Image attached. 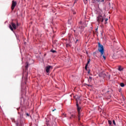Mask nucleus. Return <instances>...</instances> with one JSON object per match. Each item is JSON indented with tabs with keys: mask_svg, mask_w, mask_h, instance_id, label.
<instances>
[{
	"mask_svg": "<svg viewBox=\"0 0 126 126\" xmlns=\"http://www.w3.org/2000/svg\"><path fill=\"white\" fill-rule=\"evenodd\" d=\"M118 70L119 71H123V70H124V68H122V67L121 66H120L119 67H118Z\"/></svg>",
	"mask_w": 126,
	"mask_h": 126,
	"instance_id": "16",
	"label": "nucleus"
},
{
	"mask_svg": "<svg viewBox=\"0 0 126 126\" xmlns=\"http://www.w3.org/2000/svg\"><path fill=\"white\" fill-rule=\"evenodd\" d=\"M47 55V54H44V57H45V56H46Z\"/></svg>",
	"mask_w": 126,
	"mask_h": 126,
	"instance_id": "43",
	"label": "nucleus"
},
{
	"mask_svg": "<svg viewBox=\"0 0 126 126\" xmlns=\"http://www.w3.org/2000/svg\"><path fill=\"white\" fill-rule=\"evenodd\" d=\"M85 70L87 71L88 70V66L85 65Z\"/></svg>",
	"mask_w": 126,
	"mask_h": 126,
	"instance_id": "24",
	"label": "nucleus"
},
{
	"mask_svg": "<svg viewBox=\"0 0 126 126\" xmlns=\"http://www.w3.org/2000/svg\"><path fill=\"white\" fill-rule=\"evenodd\" d=\"M26 116H27L28 117H29V113H26Z\"/></svg>",
	"mask_w": 126,
	"mask_h": 126,
	"instance_id": "38",
	"label": "nucleus"
},
{
	"mask_svg": "<svg viewBox=\"0 0 126 126\" xmlns=\"http://www.w3.org/2000/svg\"><path fill=\"white\" fill-rule=\"evenodd\" d=\"M90 62H91V59H89L88 60V62H87V63L86 65H87V66H88V64H89V63H90Z\"/></svg>",
	"mask_w": 126,
	"mask_h": 126,
	"instance_id": "15",
	"label": "nucleus"
},
{
	"mask_svg": "<svg viewBox=\"0 0 126 126\" xmlns=\"http://www.w3.org/2000/svg\"><path fill=\"white\" fill-rule=\"evenodd\" d=\"M108 123L109 125H110V126H112V121L108 120Z\"/></svg>",
	"mask_w": 126,
	"mask_h": 126,
	"instance_id": "23",
	"label": "nucleus"
},
{
	"mask_svg": "<svg viewBox=\"0 0 126 126\" xmlns=\"http://www.w3.org/2000/svg\"><path fill=\"white\" fill-rule=\"evenodd\" d=\"M97 21L98 22H104V17L101 15H98L96 18Z\"/></svg>",
	"mask_w": 126,
	"mask_h": 126,
	"instance_id": "6",
	"label": "nucleus"
},
{
	"mask_svg": "<svg viewBox=\"0 0 126 126\" xmlns=\"http://www.w3.org/2000/svg\"><path fill=\"white\" fill-rule=\"evenodd\" d=\"M11 120L12 122V123H14V124H15L16 123V121H15V119L14 118H11Z\"/></svg>",
	"mask_w": 126,
	"mask_h": 126,
	"instance_id": "18",
	"label": "nucleus"
},
{
	"mask_svg": "<svg viewBox=\"0 0 126 126\" xmlns=\"http://www.w3.org/2000/svg\"><path fill=\"white\" fill-rule=\"evenodd\" d=\"M87 55H88V51H86Z\"/></svg>",
	"mask_w": 126,
	"mask_h": 126,
	"instance_id": "46",
	"label": "nucleus"
},
{
	"mask_svg": "<svg viewBox=\"0 0 126 126\" xmlns=\"http://www.w3.org/2000/svg\"><path fill=\"white\" fill-rule=\"evenodd\" d=\"M76 98V102H77V101L80 100V98H81V96L80 95H75Z\"/></svg>",
	"mask_w": 126,
	"mask_h": 126,
	"instance_id": "10",
	"label": "nucleus"
},
{
	"mask_svg": "<svg viewBox=\"0 0 126 126\" xmlns=\"http://www.w3.org/2000/svg\"><path fill=\"white\" fill-rule=\"evenodd\" d=\"M71 46H72V45L71 44V40H70V39H69L68 43H67L66 44V47H71Z\"/></svg>",
	"mask_w": 126,
	"mask_h": 126,
	"instance_id": "8",
	"label": "nucleus"
},
{
	"mask_svg": "<svg viewBox=\"0 0 126 126\" xmlns=\"http://www.w3.org/2000/svg\"><path fill=\"white\" fill-rule=\"evenodd\" d=\"M73 32H74V33H75V32H76L75 30H73Z\"/></svg>",
	"mask_w": 126,
	"mask_h": 126,
	"instance_id": "45",
	"label": "nucleus"
},
{
	"mask_svg": "<svg viewBox=\"0 0 126 126\" xmlns=\"http://www.w3.org/2000/svg\"><path fill=\"white\" fill-rule=\"evenodd\" d=\"M119 91L120 93L122 92V89H120Z\"/></svg>",
	"mask_w": 126,
	"mask_h": 126,
	"instance_id": "39",
	"label": "nucleus"
},
{
	"mask_svg": "<svg viewBox=\"0 0 126 126\" xmlns=\"http://www.w3.org/2000/svg\"><path fill=\"white\" fill-rule=\"evenodd\" d=\"M85 86L87 85L89 87H92V86L91 85L87 84H84Z\"/></svg>",
	"mask_w": 126,
	"mask_h": 126,
	"instance_id": "28",
	"label": "nucleus"
},
{
	"mask_svg": "<svg viewBox=\"0 0 126 126\" xmlns=\"http://www.w3.org/2000/svg\"><path fill=\"white\" fill-rule=\"evenodd\" d=\"M28 73H27V75L25 76L24 79H23L22 80L21 84V93H22V97L21 98H23V94H25V92H26V89L27 88L26 87V85L27 83V79H28Z\"/></svg>",
	"mask_w": 126,
	"mask_h": 126,
	"instance_id": "2",
	"label": "nucleus"
},
{
	"mask_svg": "<svg viewBox=\"0 0 126 126\" xmlns=\"http://www.w3.org/2000/svg\"><path fill=\"white\" fill-rule=\"evenodd\" d=\"M120 86H121V87H125V83H120Z\"/></svg>",
	"mask_w": 126,
	"mask_h": 126,
	"instance_id": "19",
	"label": "nucleus"
},
{
	"mask_svg": "<svg viewBox=\"0 0 126 126\" xmlns=\"http://www.w3.org/2000/svg\"><path fill=\"white\" fill-rule=\"evenodd\" d=\"M73 40L74 41V40H75V44H76V43H77V42L78 41V39H77V36H75V38H73Z\"/></svg>",
	"mask_w": 126,
	"mask_h": 126,
	"instance_id": "14",
	"label": "nucleus"
},
{
	"mask_svg": "<svg viewBox=\"0 0 126 126\" xmlns=\"http://www.w3.org/2000/svg\"><path fill=\"white\" fill-rule=\"evenodd\" d=\"M104 71H101L98 73V76L99 77H102L103 74H104Z\"/></svg>",
	"mask_w": 126,
	"mask_h": 126,
	"instance_id": "11",
	"label": "nucleus"
},
{
	"mask_svg": "<svg viewBox=\"0 0 126 126\" xmlns=\"http://www.w3.org/2000/svg\"><path fill=\"white\" fill-rule=\"evenodd\" d=\"M68 24H69V25H71V22H70V20H68Z\"/></svg>",
	"mask_w": 126,
	"mask_h": 126,
	"instance_id": "27",
	"label": "nucleus"
},
{
	"mask_svg": "<svg viewBox=\"0 0 126 126\" xmlns=\"http://www.w3.org/2000/svg\"><path fill=\"white\" fill-rule=\"evenodd\" d=\"M16 126H19V124L18 123V122H17V123H16Z\"/></svg>",
	"mask_w": 126,
	"mask_h": 126,
	"instance_id": "35",
	"label": "nucleus"
},
{
	"mask_svg": "<svg viewBox=\"0 0 126 126\" xmlns=\"http://www.w3.org/2000/svg\"><path fill=\"white\" fill-rule=\"evenodd\" d=\"M112 58H113V59H115V58H114V56H112Z\"/></svg>",
	"mask_w": 126,
	"mask_h": 126,
	"instance_id": "50",
	"label": "nucleus"
},
{
	"mask_svg": "<svg viewBox=\"0 0 126 126\" xmlns=\"http://www.w3.org/2000/svg\"><path fill=\"white\" fill-rule=\"evenodd\" d=\"M46 126H50V123H49V121H46Z\"/></svg>",
	"mask_w": 126,
	"mask_h": 126,
	"instance_id": "25",
	"label": "nucleus"
},
{
	"mask_svg": "<svg viewBox=\"0 0 126 126\" xmlns=\"http://www.w3.org/2000/svg\"><path fill=\"white\" fill-rule=\"evenodd\" d=\"M23 77H24V75L23 76L22 78H23Z\"/></svg>",
	"mask_w": 126,
	"mask_h": 126,
	"instance_id": "52",
	"label": "nucleus"
},
{
	"mask_svg": "<svg viewBox=\"0 0 126 126\" xmlns=\"http://www.w3.org/2000/svg\"><path fill=\"white\" fill-rule=\"evenodd\" d=\"M95 32H98V27L96 29H95Z\"/></svg>",
	"mask_w": 126,
	"mask_h": 126,
	"instance_id": "36",
	"label": "nucleus"
},
{
	"mask_svg": "<svg viewBox=\"0 0 126 126\" xmlns=\"http://www.w3.org/2000/svg\"><path fill=\"white\" fill-rule=\"evenodd\" d=\"M121 96H122V99H123V101H125V96H124V95L121 94Z\"/></svg>",
	"mask_w": 126,
	"mask_h": 126,
	"instance_id": "30",
	"label": "nucleus"
},
{
	"mask_svg": "<svg viewBox=\"0 0 126 126\" xmlns=\"http://www.w3.org/2000/svg\"><path fill=\"white\" fill-rule=\"evenodd\" d=\"M75 2H76V0H75L74 3H75Z\"/></svg>",
	"mask_w": 126,
	"mask_h": 126,
	"instance_id": "48",
	"label": "nucleus"
},
{
	"mask_svg": "<svg viewBox=\"0 0 126 126\" xmlns=\"http://www.w3.org/2000/svg\"><path fill=\"white\" fill-rule=\"evenodd\" d=\"M90 75H92H92H93L92 74H90Z\"/></svg>",
	"mask_w": 126,
	"mask_h": 126,
	"instance_id": "51",
	"label": "nucleus"
},
{
	"mask_svg": "<svg viewBox=\"0 0 126 126\" xmlns=\"http://www.w3.org/2000/svg\"><path fill=\"white\" fill-rule=\"evenodd\" d=\"M9 28H10V30H11V31L13 32L14 34H15V35L16 36V38L17 41H19V42H20V39H19V35L16 34V33H15V32H14V31L13 30V28L12 27V26L11 25H9Z\"/></svg>",
	"mask_w": 126,
	"mask_h": 126,
	"instance_id": "3",
	"label": "nucleus"
},
{
	"mask_svg": "<svg viewBox=\"0 0 126 126\" xmlns=\"http://www.w3.org/2000/svg\"><path fill=\"white\" fill-rule=\"evenodd\" d=\"M50 52H51V53H53V54L57 53V51L54 50V49H51Z\"/></svg>",
	"mask_w": 126,
	"mask_h": 126,
	"instance_id": "20",
	"label": "nucleus"
},
{
	"mask_svg": "<svg viewBox=\"0 0 126 126\" xmlns=\"http://www.w3.org/2000/svg\"><path fill=\"white\" fill-rule=\"evenodd\" d=\"M105 77L108 78V79H110L111 78V74L109 73V72H107V74L106 75Z\"/></svg>",
	"mask_w": 126,
	"mask_h": 126,
	"instance_id": "12",
	"label": "nucleus"
},
{
	"mask_svg": "<svg viewBox=\"0 0 126 126\" xmlns=\"http://www.w3.org/2000/svg\"><path fill=\"white\" fill-rule=\"evenodd\" d=\"M51 69H53V66L52 65H48L45 67V71L47 73H48L47 75H49Z\"/></svg>",
	"mask_w": 126,
	"mask_h": 126,
	"instance_id": "5",
	"label": "nucleus"
},
{
	"mask_svg": "<svg viewBox=\"0 0 126 126\" xmlns=\"http://www.w3.org/2000/svg\"><path fill=\"white\" fill-rule=\"evenodd\" d=\"M56 108H55L54 109H53V110H52V112H55V111H56Z\"/></svg>",
	"mask_w": 126,
	"mask_h": 126,
	"instance_id": "41",
	"label": "nucleus"
},
{
	"mask_svg": "<svg viewBox=\"0 0 126 126\" xmlns=\"http://www.w3.org/2000/svg\"><path fill=\"white\" fill-rule=\"evenodd\" d=\"M63 34H65V32H64Z\"/></svg>",
	"mask_w": 126,
	"mask_h": 126,
	"instance_id": "53",
	"label": "nucleus"
},
{
	"mask_svg": "<svg viewBox=\"0 0 126 126\" xmlns=\"http://www.w3.org/2000/svg\"><path fill=\"white\" fill-rule=\"evenodd\" d=\"M17 111L19 110V108H17Z\"/></svg>",
	"mask_w": 126,
	"mask_h": 126,
	"instance_id": "49",
	"label": "nucleus"
},
{
	"mask_svg": "<svg viewBox=\"0 0 126 126\" xmlns=\"http://www.w3.org/2000/svg\"><path fill=\"white\" fill-rule=\"evenodd\" d=\"M29 66V63H28V62H26V63L25 68H26V69H27V68H28Z\"/></svg>",
	"mask_w": 126,
	"mask_h": 126,
	"instance_id": "17",
	"label": "nucleus"
},
{
	"mask_svg": "<svg viewBox=\"0 0 126 126\" xmlns=\"http://www.w3.org/2000/svg\"><path fill=\"white\" fill-rule=\"evenodd\" d=\"M108 23V22H105L104 24H107Z\"/></svg>",
	"mask_w": 126,
	"mask_h": 126,
	"instance_id": "42",
	"label": "nucleus"
},
{
	"mask_svg": "<svg viewBox=\"0 0 126 126\" xmlns=\"http://www.w3.org/2000/svg\"><path fill=\"white\" fill-rule=\"evenodd\" d=\"M76 106L77 107V111L78 112V115L80 114H81V109H82V107L80 106H79V104H78V101H76Z\"/></svg>",
	"mask_w": 126,
	"mask_h": 126,
	"instance_id": "4",
	"label": "nucleus"
},
{
	"mask_svg": "<svg viewBox=\"0 0 126 126\" xmlns=\"http://www.w3.org/2000/svg\"><path fill=\"white\" fill-rule=\"evenodd\" d=\"M108 22V18H105V22Z\"/></svg>",
	"mask_w": 126,
	"mask_h": 126,
	"instance_id": "34",
	"label": "nucleus"
},
{
	"mask_svg": "<svg viewBox=\"0 0 126 126\" xmlns=\"http://www.w3.org/2000/svg\"><path fill=\"white\" fill-rule=\"evenodd\" d=\"M104 0H94L95 2H104Z\"/></svg>",
	"mask_w": 126,
	"mask_h": 126,
	"instance_id": "13",
	"label": "nucleus"
},
{
	"mask_svg": "<svg viewBox=\"0 0 126 126\" xmlns=\"http://www.w3.org/2000/svg\"><path fill=\"white\" fill-rule=\"evenodd\" d=\"M100 53V57H102L103 60L106 61V54H105V49L104 48V45H102L101 43H98V50L93 53L94 56H95L96 54Z\"/></svg>",
	"mask_w": 126,
	"mask_h": 126,
	"instance_id": "1",
	"label": "nucleus"
},
{
	"mask_svg": "<svg viewBox=\"0 0 126 126\" xmlns=\"http://www.w3.org/2000/svg\"><path fill=\"white\" fill-rule=\"evenodd\" d=\"M15 6H16V1L13 0L12 2V5H11L12 10H13V9L15 8Z\"/></svg>",
	"mask_w": 126,
	"mask_h": 126,
	"instance_id": "7",
	"label": "nucleus"
},
{
	"mask_svg": "<svg viewBox=\"0 0 126 126\" xmlns=\"http://www.w3.org/2000/svg\"><path fill=\"white\" fill-rule=\"evenodd\" d=\"M13 29H16V24L13 22L11 23Z\"/></svg>",
	"mask_w": 126,
	"mask_h": 126,
	"instance_id": "9",
	"label": "nucleus"
},
{
	"mask_svg": "<svg viewBox=\"0 0 126 126\" xmlns=\"http://www.w3.org/2000/svg\"><path fill=\"white\" fill-rule=\"evenodd\" d=\"M89 79V80L90 79V80H91V81H92V77L90 76Z\"/></svg>",
	"mask_w": 126,
	"mask_h": 126,
	"instance_id": "33",
	"label": "nucleus"
},
{
	"mask_svg": "<svg viewBox=\"0 0 126 126\" xmlns=\"http://www.w3.org/2000/svg\"><path fill=\"white\" fill-rule=\"evenodd\" d=\"M112 123H113V125H114V126H117V124H116V121H115L114 120H113L112 121Z\"/></svg>",
	"mask_w": 126,
	"mask_h": 126,
	"instance_id": "26",
	"label": "nucleus"
},
{
	"mask_svg": "<svg viewBox=\"0 0 126 126\" xmlns=\"http://www.w3.org/2000/svg\"><path fill=\"white\" fill-rule=\"evenodd\" d=\"M26 44H27L26 42H24V44L26 45Z\"/></svg>",
	"mask_w": 126,
	"mask_h": 126,
	"instance_id": "47",
	"label": "nucleus"
},
{
	"mask_svg": "<svg viewBox=\"0 0 126 126\" xmlns=\"http://www.w3.org/2000/svg\"><path fill=\"white\" fill-rule=\"evenodd\" d=\"M81 116V114H78V121H80V117Z\"/></svg>",
	"mask_w": 126,
	"mask_h": 126,
	"instance_id": "22",
	"label": "nucleus"
},
{
	"mask_svg": "<svg viewBox=\"0 0 126 126\" xmlns=\"http://www.w3.org/2000/svg\"><path fill=\"white\" fill-rule=\"evenodd\" d=\"M85 4H87V2H88V0H83Z\"/></svg>",
	"mask_w": 126,
	"mask_h": 126,
	"instance_id": "21",
	"label": "nucleus"
},
{
	"mask_svg": "<svg viewBox=\"0 0 126 126\" xmlns=\"http://www.w3.org/2000/svg\"><path fill=\"white\" fill-rule=\"evenodd\" d=\"M72 117L73 118H75V117H76V116L75 115H72Z\"/></svg>",
	"mask_w": 126,
	"mask_h": 126,
	"instance_id": "40",
	"label": "nucleus"
},
{
	"mask_svg": "<svg viewBox=\"0 0 126 126\" xmlns=\"http://www.w3.org/2000/svg\"><path fill=\"white\" fill-rule=\"evenodd\" d=\"M88 74H89L90 73V68H89V70L88 71Z\"/></svg>",
	"mask_w": 126,
	"mask_h": 126,
	"instance_id": "31",
	"label": "nucleus"
},
{
	"mask_svg": "<svg viewBox=\"0 0 126 126\" xmlns=\"http://www.w3.org/2000/svg\"><path fill=\"white\" fill-rule=\"evenodd\" d=\"M106 74L104 72V73H103V76L102 77H103V78H105L106 77Z\"/></svg>",
	"mask_w": 126,
	"mask_h": 126,
	"instance_id": "29",
	"label": "nucleus"
},
{
	"mask_svg": "<svg viewBox=\"0 0 126 126\" xmlns=\"http://www.w3.org/2000/svg\"><path fill=\"white\" fill-rule=\"evenodd\" d=\"M88 81L89 83H90V82H91L92 81L91 80H89V79H88Z\"/></svg>",
	"mask_w": 126,
	"mask_h": 126,
	"instance_id": "37",
	"label": "nucleus"
},
{
	"mask_svg": "<svg viewBox=\"0 0 126 126\" xmlns=\"http://www.w3.org/2000/svg\"><path fill=\"white\" fill-rule=\"evenodd\" d=\"M16 26H19V24L18 23V22H17V23H16Z\"/></svg>",
	"mask_w": 126,
	"mask_h": 126,
	"instance_id": "32",
	"label": "nucleus"
},
{
	"mask_svg": "<svg viewBox=\"0 0 126 126\" xmlns=\"http://www.w3.org/2000/svg\"><path fill=\"white\" fill-rule=\"evenodd\" d=\"M109 92H110V91H108L106 92V93H109Z\"/></svg>",
	"mask_w": 126,
	"mask_h": 126,
	"instance_id": "44",
	"label": "nucleus"
}]
</instances>
